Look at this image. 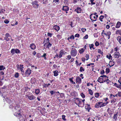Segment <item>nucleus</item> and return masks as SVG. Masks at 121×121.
Wrapping results in <instances>:
<instances>
[{"instance_id":"nucleus-25","label":"nucleus","mask_w":121,"mask_h":121,"mask_svg":"<svg viewBox=\"0 0 121 121\" xmlns=\"http://www.w3.org/2000/svg\"><path fill=\"white\" fill-rule=\"evenodd\" d=\"M117 39L119 43L121 44V37L120 36H118L117 37Z\"/></svg>"},{"instance_id":"nucleus-32","label":"nucleus","mask_w":121,"mask_h":121,"mask_svg":"<svg viewBox=\"0 0 121 121\" xmlns=\"http://www.w3.org/2000/svg\"><path fill=\"white\" fill-rule=\"evenodd\" d=\"M5 69V68L3 65L0 66V70H4Z\"/></svg>"},{"instance_id":"nucleus-36","label":"nucleus","mask_w":121,"mask_h":121,"mask_svg":"<svg viewBox=\"0 0 121 121\" xmlns=\"http://www.w3.org/2000/svg\"><path fill=\"white\" fill-rule=\"evenodd\" d=\"M101 77H102L105 80L108 78V77H107L106 75H104L103 76H101Z\"/></svg>"},{"instance_id":"nucleus-13","label":"nucleus","mask_w":121,"mask_h":121,"mask_svg":"<svg viewBox=\"0 0 121 121\" xmlns=\"http://www.w3.org/2000/svg\"><path fill=\"white\" fill-rule=\"evenodd\" d=\"M104 79L102 77H101V76L100 77L98 78L97 80V81L100 83H103L104 82Z\"/></svg>"},{"instance_id":"nucleus-14","label":"nucleus","mask_w":121,"mask_h":121,"mask_svg":"<svg viewBox=\"0 0 121 121\" xmlns=\"http://www.w3.org/2000/svg\"><path fill=\"white\" fill-rule=\"evenodd\" d=\"M33 5L34 7L35 8H38V2L37 1H35L33 3Z\"/></svg>"},{"instance_id":"nucleus-44","label":"nucleus","mask_w":121,"mask_h":121,"mask_svg":"<svg viewBox=\"0 0 121 121\" xmlns=\"http://www.w3.org/2000/svg\"><path fill=\"white\" fill-rule=\"evenodd\" d=\"M85 57H86V60H87L89 59V55L88 54H86V56H85Z\"/></svg>"},{"instance_id":"nucleus-60","label":"nucleus","mask_w":121,"mask_h":121,"mask_svg":"<svg viewBox=\"0 0 121 121\" xmlns=\"http://www.w3.org/2000/svg\"><path fill=\"white\" fill-rule=\"evenodd\" d=\"M47 35L48 36L51 37L52 36V34L51 33L48 32Z\"/></svg>"},{"instance_id":"nucleus-4","label":"nucleus","mask_w":121,"mask_h":121,"mask_svg":"<svg viewBox=\"0 0 121 121\" xmlns=\"http://www.w3.org/2000/svg\"><path fill=\"white\" fill-rule=\"evenodd\" d=\"M11 52L12 54H14L15 53L18 54L20 52V50L18 49L13 48L11 49Z\"/></svg>"},{"instance_id":"nucleus-63","label":"nucleus","mask_w":121,"mask_h":121,"mask_svg":"<svg viewBox=\"0 0 121 121\" xmlns=\"http://www.w3.org/2000/svg\"><path fill=\"white\" fill-rule=\"evenodd\" d=\"M70 38L71 39H73L74 38V35H71V36L70 37Z\"/></svg>"},{"instance_id":"nucleus-18","label":"nucleus","mask_w":121,"mask_h":121,"mask_svg":"<svg viewBox=\"0 0 121 121\" xmlns=\"http://www.w3.org/2000/svg\"><path fill=\"white\" fill-rule=\"evenodd\" d=\"M114 64L115 63L112 60V61L110 60V61L108 65L110 67L114 65Z\"/></svg>"},{"instance_id":"nucleus-23","label":"nucleus","mask_w":121,"mask_h":121,"mask_svg":"<svg viewBox=\"0 0 121 121\" xmlns=\"http://www.w3.org/2000/svg\"><path fill=\"white\" fill-rule=\"evenodd\" d=\"M121 25V22H118L116 24V27L117 28H119L120 27Z\"/></svg>"},{"instance_id":"nucleus-28","label":"nucleus","mask_w":121,"mask_h":121,"mask_svg":"<svg viewBox=\"0 0 121 121\" xmlns=\"http://www.w3.org/2000/svg\"><path fill=\"white\" fill-rule=\"evenodd\" d=\"M106 57L109 59H111V60H112V57L110 54L109 55H107L106 56Z\"/></svg>"},{"instance_id":"nucleus-21","label":"nucleus","mask_w":121,"mask_h":121,"mask_svg":"<svg viewBox=\"0 0 121 121\" xmlns=\"http://www.w3.org/2000/svg\"><path fill=\"white\" fill-rule=\"evenodd\" d=\"M17 67L18 70H20L21 69L23 68V65H20L19 66L18 65H17Z\"/></svg>"},{"instance_id":"nucleus-2","label":"nucleus","mask_w":121,"mask_h":121,"mask_svg":"<svg viewBox=\"0 0 121 121\" xmlns=\"http://www.w3.org/2000/svg\"><path fill=\"white\" fill-rule=\"evenodd\" d=\"M14 114L15 116H18L19 117V118L20 120V121H25V120L23 117L20 114V113H17L16 112H15Z\"/></svg>"},{"instance_id":"nucleus-3","label":"nucleus","mask_w":121,"mask_h":121,"mask_svg":"<svg viewBox=\"0 0 121 121\" xmlns=\"http://www.w3.org/2000/svg\"><path fill=\"white\" fill-rule=\"evenodd\" d=\"M74 101L75 104L79 107H80V104H82V100L79 98H75Z\"/></svg>"},{"instance_id":"nucleus-47","label":"nucleus","mask_w":121,"mask_h":121,"mask_svg":"<svg viewBox=\"0 0 121 121\" xmlns=\"http://www.w3.org/2000/svg\"><path fill=\"white\" fill-rule=\"evenodd\" d=\"M110 72V69L109 68H107L106 69V72L108 73Z\"/></svg>"},{"instance_id":"nucleus-53","label":"nucleus","mask_w":121,"mask_h":121,"mask_svg":"<svg viewBox=\"0 0 121 121\" xmlns=\"http://www.w3.org/2000/svg\"><path fill=\"white\" fill-rule=\"evenodd\" d=\"M95 45L96 46H97L99 45V43L97 41H96L95 43Z\"/></svg>"},{"instance_id":"nucleus-12","label":"nucleus","mask_w":121,"mask_h":121,"mask_svg":"<svg viewBox=\"0 0 121 121\" xmlns=\"http://www.w3.org/2000/svg\"><path fill=\"white\" fill-rule=\"evenodd\" d=\"M111 34V32L110 31H108L107 32V33H104V35L107 37L108 39H109L110 38V35Z\"/></svg>"},{"instance_id":"nucleus-17","label":"nucleus","mask_w":121,"mask_h":121,"mask_svg":"<svg viewBox=\"0 0 121 121\" xmlns=\"http://www.w3.org/2000/svg\"><path fill=\"white\" fill-rule=\"evenodd\" d=\"M69 8L68 6H64L62 8V10L65 11H67L69 10Z\"/></svg>"},{"instance_id":"nucleus-55","label":"nucleus","mask_w":121,"mask_h":121,"mask_svg":"<svg viewBox=\"0 0 121 121\" xmlns=\"http://www.w3.org/2000/svg\"><path fill=\"white\" fill-rule=\"evenodd\" d=\"M60 96L61 98H63L64 96V94L63 93H60Z\"/></svg>"},{"instance_id":"nucleus-62","label":"nucleus","mask_w":121,"mask_h":121,"mask_svg":"<svg viewBox=\"0 0 121 121\" xmlns=\"http://www.w3.org/2000/svg\"><path fill=\"white\" fill-rule=\"evenodd\" d=\"M85 101V99H83V100H82V104H83V106H84V101Z\"/></svg>"},{"instance_id":"nucleus-6","label":"nucleus","mask_w":121,"mask_h":121,"mask_svg":"<svg viewBox=\"0 0 121 121\" xmlns=\"http://www.w3.org/2000/svg\"><path fill=\"white\" fill-rule=\"evenodd\" d=\"M90 18L91 20L92 21V22L95 21H96V17L95 15H93V14H91L90 15Z\"/></svg>"},{"instance_id":"nucleus-50","label":"nucleus","mask_w":121,"mask_h":121,"mask_svg":"<svg viewBox=\"0 0 121 121\" xmlns=\"http://www.w3.org/2000/svg\"><path fill=\"white\" fill-rule=\"evenodd\" d=\"M71 55H68L67 56V59L68 60H70L71 58Z\"/></svg>"},{"instance_id":"nucleus-33","label":"nucleus","mask_w":121,"mask_h":121,"mask_svg":"<svg viewBox=\"0 0 121 121\" xmlns=\"http://www.w3.org/2000/svg\"><path fill=\"white\" fill-rule=\"evenodd\" d=\"M106 82L107 84H109L110 82H111L108 80V78L104 80V82Z\"/></svg>"},{"instance_id":"nucleus-34","label":"nucleus","mask_w":121,"mask_h":121,"mask_svg":"<svg viewBox=\"0 0 121 121\" xmlns=\"http://www.w3.org/2000/svg\"><path fill=\"white\" fill-rule=\"evenodd\" d=\"M40 92V91L39 89H36L35 93L36 94H39Z\"/></svg>"},{"instance_id":"nucleus-26","label":"nucleus","mask_w":121,"mask_h":121,"mask_svg":"<svg viewBox=\"0 0 121 121\" xmlns=\"http://www.w3.org/2000/svg\"><path fill=\"white\" fill-rule=\"evenodd\" d=\"M118 116V115L117 113H116V114H115L114 115V116L113 117V119H114L115 120H116L117 119V117Z\"/></svg>"},{"instance_id":"nucleus-39","label":"nucleus","mask_w":121,"mask_h":121,"mask_svg":"<svg viewBox=\"0 0 121 121\" xmlns=\"http://www.w3.org/2000/svg\"><path fill=\"white\" fill-rule=\"evenodd\" d=\"M116 34H119L120 35H121V30H117L116 31Z\"/></svg>"},{"instance_id":"nucleus-38","label":"nucleus","mask_w":121,"mask_h":121,"mask_svg":"<svg viewBox=\"0 0 121 121\" xmlns=\"http://www.w3.org/2000/svg\"><path fill=\"white\" fill-rule=\"evenodd\" d=\"M104 17L103 15H101L99 17V20L101 21H103L102 19L104 18Z\"/></svg>"},{"instance_id":"nucleus-15","label":"nucleus","mask_w":121,"mask_h":121,"mask_svg":"<svg viewBox=\"0 0 121 121\" xmlns=\"http://www.w3.org/2000/svg\"><path fill=\"white\" fill-rule=\"evenodd\" d=\"M19 106L18 105H16V106L14 108L15 110H17L16 111L17 112H16L17 113H19V112H20V109H18V110H17V109L19 108Z\"/></svg>"},{"instance_id":"nucleus-8","label":"nucleus","mask_w":121,"mask_h":121,"mask_svg":"<svg viewBox=\"0 0 121 121\" xmlns=\"http://www.w3.org/2000/svg\"><path fill=\"white\" fill-rule=\"evenodd\" d=\"M66 52H65L63 50H61L59 52V58H61L62 57V56L63 55L65 54Z\"/></svg>"},{"instance_id":"nucleus-24","label":"nucleus","mask_w":121,"mask_h":121,"mask_svg":"<svg viewBox=\"0 0 121 121\" xmlns=\"http://www.w3.org/2000/svg\"><path fill=\"white\" fill-rule=\"evenodd\" d=\"M36 82V79L34 78H32L31 80V82L32 83H34Z\"/></svg>"},{"instance_id":"nucleus-64","label":"nucleus","mask_w":121,"mask_h":121,"mask_svg":"<svg viewBox=\"0 0 121 121\" xmlns=\"http://www.w3.org/2000/svg\"><path fill=\"white\" fill-rule=\"evenodd\" d=\"M80 36L79 35V34H77L75 35V37H79Z\"/></svg>"},{"instance_id":"nucleus-11","label":"nucleus","mask_w":121,"mask_h":121,"mask_svg":"<svg viewBox=\"0 0 121 121\" xmlns=\"http://www.w3.org/2000/svg\"><path fill=\"white\" fill-rule=\"evenodd\" d=\"M26 76H28L31 73V70L29 69H28L26 72Z\"/></svg>"},{"instance_id":"nucleus-30","label":"nucleus","mask_w":121,"mask_h":121,"mask_svg":"<svg viewBox=\"0 0 121 121\" xmlns=\"http://www.w3.org/2000/svg\"><path fill=\"white\" fill-rule=\"evenodd\" d=\"M94 46V45L93 44H91L90 45H89L90 48L91 50L92 49V48L93 50H94L95 49V48L93 47Z\"/></svg>"},{"instance_id":"nucleus-59","label":"nucleus","mask_w":121,"mask_h":121,"mask_svg":"<svg viewBox=\"0 0 121 121\" xmlns=\"http://www.w3.org/2000/svg\"><path fill=\"white\" fill-rule=\"evenodd\" d=\"M88 35H86L83 37V38L84 39H87L88 38Z\"/></svg>"},{"instance_id":"nucleus-10","label":"nucleus","mask_w":121,"mask_h":121,"mask_svg":"<svg viewBox=\"0 0 121 121\" xmlns=\"http://www.w3.org/2000/svg\"><path fill=\"white\" fill-rule=\"evenodd\" d=\"M120 56V53L118 52H115L114 54V57L115 58H118Z\"/></svg>"},{"instance_id":"nucleus-22","label":"nucleus","mask_w":121,"mask_h":121,"mask_svg":"<svg viewBox=\"0 0 121 121\" xmlns=\"http://www.w3.org/2000/svg\"><path fill=\"white\" fill-rule=\"evenodd\" d=\"M28 97L30 100H32L35 99V97L33 95L28 96Z\"/></svg>"},{"instance_id":"nucleus-16","label":"nucleus","mask_w":121,"mask_h":121,"mask_svg":"<svg viewBox=\"0 0 121 121\" xmlns=\"http://www.w3.org/2000/svg\"><path fill=\"white\" fill-rule=\"evenodd\" d=\"M75 11L77 12V13H80L81 12V9L80 8L78 7L75 9Z\"/></svg>"},{"instance_id":"nucleus-45","label":"nucleus","mask_w":121,"mask_h":121,"mask_svg":"<svg viewBox=\"0 0 121 121\" xmlns=\"http://www.w3.org/2000/svg\"><path fill=\"white\" fill-rule=\"evenodd\" d=\"M15 77L16 78H17L19 77V73L18 72L16 73L15 74Z\"/></svg>"},{"instance_id":"nucleus-57","label":"nucleus","mask_w":121,"mask_h":121,"mask_svg":"<svg viewBox=\"0 0 121 121\" xmlns=\"http://www.w3.org/2000/svg\"><path fill=\"white\" fill-rule=\"evenodd\" d=\"M86 29L84 28H82L81 29V30L83 32H85L86 30Z\"/></svg>"},{"instance_id":"nucleus-27","label":"nucleus","mask_w":121,"mask_h":121,"mask_svg":"<svg viewBox=\"0 0 121 121\" xmlns=\"http://www.w3.org/2000/svg\"><path fill=\"white\" fill-rule=\"evenodd\" d=\"M85 49L83 48H82L79 50V53L81 54L82 53L84 52Z\"/></svg>"},{"instance_id":"nucleus-5","label":"nucleus","mask_w":121,"mask_h":121,"mask_svg":"<svg viewBox=\"0 0 121 121\" xmlns=\"http://www.w3.org/2000/svg\"><path fill=\"white\" fill-rule=\"evenodd\" d=\"M9 37L11 38L10 35L8 33H6L5 35V36L4 38V40L7 41H9L10 40Z\"/></svg>"},{"instance_id":"nucleus-20","label":"nucleus","mask_w":121,"mask_h":121,"mask_svg":"<svg viewBox=\"0 0 121 121\" xmlns=\"http://www.w3.org/2000/svg\"><path fill=\"white\" fill-rule=\"evenodd\" d=\"M30 48L33 50L35 49L36 48V46L34 43H32L30 45Z\"/></svg>"},{"instance_id":"nucleus-51","label":"nucleus","mask_w":121,"mask_h":121,"mask_svg":"<svg viewBox=\"0 0 121 121\" xmlns=\"http://www.w3.org/2000/svg\"><path fill=\"white\" fill-rule=\"evenodd\" d=\"M65 116L64 115H62V119L64 121L66 120V119L65 118Z\"/></svg>"},{"instance_id":"nucleus-37","label":"nucleus","mask_w":121,"mask_h":121,"mask_svg":"<svg viewBox=\"0 0 121 121\" xmlns=\"http://www.w3.org/2000/svg\"><path fill=\"white\" fill-rule=\"evenodd\" d=\"M50 92L52 95L53 94L56 93V92L54 90L51 91Z\"/></svg>"},{"instance_id":"nucleus-56","label":"nucleus","mask_w":121,"mask_h":121,"mask_svg":"<svg viewBox=\"0 0 121 121\" xmlns=\"http://www.w3.org/2000/svg\"><path fill=\"white\" fill-rule=\"evenodd\" d=\"M4 22L6 24L8 23L9 22V21L7 19L5 20L4 21Z\"/></svg>"},{"instance_id":"nucleus-58","label":"nucleus","mask_w":121,"mask_h":121,"mask_svg":"<svg viewBox=\"0 0 121 121\" xmlns=\"http://www.w3.org/2000/svg\"><path fill=\"white\" fill-rule=\"evenodd\" d=\"M117 94L119 96L121 97V92H118Z\"/></svg>"},{"instance_id":"nucleus-54","label":"nucleus","mask_w":121,"mask_h":121,"mask_svg":"<svg viewBox=\"0 0 121 121\" xmlns=\"http://www.w3.org/2000/svg\"><path fill=\"white\" fill-rule=\"evenodd\" d=\"M98 52L101 54H102L103 53V52L101 51L99 49H98Z\"/></svg>"},{"instance_id":"nucleus-43","label":"nucleus","mask_w":121,"mask_h":121,"mask_svg":"<svg viewBox=\"0 0 121 121\" xmlns=\"http://www.w3.org/2000/svg\"><path fill=\"white\" fill-rule=\"evenodd\" d=\"M113 86H115L116 87H117L118 88H120V86H119V85H117L116 83H114Z\"/></svg>"},{"instance_id":"nucleus-40","label":"nucleus","mask_w":121,"mask_h":121,"mask_svg":"<svg viewBox=\"0 0 121 121\" xmlns=\"http://www.w3.org/2000/svg\"><path fill=\"white\" fill-rule=\"evenodd\" d=\"M117 95H118L117 94L115 96L114 95H112V94H111L110 95V98H114V97L116 96L117 97Z\"/></svg>"},{"instance_id":"nucleus-41","label":"nucleus","mask_w":121,"mask_h":121,"mask_svg":"<svg viewBox=\"0 0 121 121\" xmlns=\"http://www.w3.org/2000/svg\"><path fill=\"white\" fill-rule=\"evenodd\" d=\"M99 95V93H97L95 94V97L96 98H98Z\"/></svg>"},{"instance_id":"nucleus-42","label":"nucleus","mask_w":121,"mask_h":121,"mask_svg":"<svg viewBox=\"0 0 121 121\" xmlns=\"http://www.w3.org/2000/svg\"><path fill=\"white\" fill-rule=\"evenodd\" d=\"M84 71V69L82 67H81L80 68V71L81 72H83Z\"/></svg>"},{"instance_id":"nucleus-29","label":"nucleus","mask_w":121,"mask_h":121,"mask_svg":"<svg viewBox=\"0 0 121 121\" xmlns=\"http://www.w3.org/2000/svg\"><path fill=\"white\" fill-rule=\"evenodd\" d=\"M99 103H100L99 104V107L101 108L102 107L104 106V103H102L101 102H99Z\"/></svg>"},{"instance_id":"nucleus-49","label":"nucleus","mask_w":121,"mask_h":121,"mask_svg":"<svg viewBox=\"0 0 121 121\" xmlns=\"http://www.w3.org/2000/svg\"><path fill=\"white\" fill-rule=\"evenodd\" d=\"M116 101V99H115V100H111V103L112 104H115V101Z\"/></svg>"},{"instance_id":"nucleus-31","label":"nucleus","mask_w":121,"mask_h":121,"mask_svg":"<svg viewBox=\"0 0 121 121\" xmlns=\"http://www.w3.org/2000/svg\"><path fill=\"white\" fill-rule=\"evenodd\" d=\"M100 103L98 102V103H96L95 106V107L96 108H99V104Z\"/></svg>"},{"instance_id":"nucleus-19","label":"nucleus","mask_w":121,"mask_h":121,"mask_svg":"<svg viewBox=\"0 0 121 121\" xmlns=\"http://www.w3.org/2000/svg\"><path fill=\"white\" fill-rule=\"evenodd\" d=\"M53 28V29L56 30L57 31H58L60 29L59 27L56 25L54 26Z\"/></svg>"},{"instance_id":"nucleus-61","label":"nucleus","mask_w":121,"mask_h":121,"mask_svg":"<svg viewBox=\"0 0 121 121\" xmlns=\"http://www.w3.org/2000/svg\"><path fill=\"white\" fill-rule=\"evenodd\" d=\"M24 73V72H21V73L22 74L23 76L24 77H25L26 76V74H25Z\"/></svg>"},{"instance_id":"nucleus-48","label":"nucleus","mask_w":121,"mask_h":121,"mask_svg":"<svg viewBox=\"0 0 121 121\" xmlns=\"http://www.w3.org/2000/svg\"><path fill=\"white\" fill-rule=\"evenodd\" d=\"M87 107L86 109L88 110V111H89V110L91 108L90 105L89 104H87Z\"/></svg>"},{"instance_id":"nucleus-46","label":"nucleus","mask_w":121,"mask_h":121,"mask_svg":"<svg viewBox=\"0 0 121 121\" xmlns=\"http://www.w3.org/2000/svg\"><path fill=\"white\" fill-rule=\"evenodd\" d=\"M89 93L91 95H93V92L92 91L91 89H89L88 90Z\"/></svg>"},{"instance_id":"nucleus-1","label":"nucleus","mask_w":121,"mask_h":121,"mask_svg":"<svg viewBox=\"0 0 121 121\" xmlns=\"http://www.w3.org/2000/svg\"><path fill=\"white\" fill-rule=\"evenodd\" d=\"M70 53L71 55L72 56H75L77 54V51L76 49L75 48H72Z\"/></svg>"},{"instance_id":"nucleus-35","label":"nucleus","mask_w":121,"mask_h":121,"mask_svg":"<svg viewBox=\"0 0 121 121\" xmlns=\"http://www.w3.org/2000/svg\"><path fill=\"white\" fill-rule=\"evenodd\" d=\"M58 72L57 71H56L54 72V75L55 76H57L58 74L57 73Z\"/></svg>"},{"instance_id":"nucleus-52","label":"nucleus","mask_w":121,"mask_h":121,"mask_svg":"<svg viewBox=\"0 0 121 121\" xmlns=\"http://www.w3.org/2000/svg\"><path fill=\"white\" fill-rule=\"evenodd\" d=\"M81 95L83 98H84L85 97V95L82 93H81Z\"/></svg>"},{"instance_id":"nucleus-7","label":"nucleus","mask_w":121,"mask_h":121,"mask_svg":"<svg viewBox=\"0 0 121 121\" xmlns=\"http://www.w3.org/2000/svg\"><path fill=\"white\" fill-rule=\"evenodd\" d=\"M76 83H77L79 84L81 82V79L79 76H77L76 78Z\"/></svg>"},{"instance_id":"nucleus-9","label":"nucleus","mask_w":121,"mask_h":121,"mask_svg":"<svg viewBox=\"0 0 121 121\" xmlns=\"http://www.w3.org/2000/svg\"><path fill=\"white\" fill-rule=\"evenodd\" d=\"M52 45V44L50 42H46L44 44V46L46 48H49L51 47Z\"/></svg>"}]
</instances>
